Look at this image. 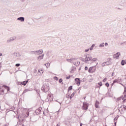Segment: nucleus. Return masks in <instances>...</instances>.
Returning <instances> with one entry per match:
<instances>
[{
    "label": "nucleus",
    "mask_w": 126,
    "mask_h": 126,
    "mask_svg": "<svg viewBox=\"0 0 126 126\" xmlns=\"http://www.w3.org/2000/svg\"><path fill=\"white\" fill-rule=\"evenodd\" d=\"M49 90H50V85L48 83H45L41 87V91L44 93H47Z\"/></svg>",
    "instance_id": "1"
},
{
    "label": "nucleus",
    "mask_w": 126,
    "mask_h": 126,
    "mask_svg": "<svg viewBox=\"0 0 126 126\" xmlns=\"http://www.w3.org/2000/svg\"><path fill=\"white\" fill-rule=\"evenodd\" d=\"M85 59H82V61L85 62L86 63H88V62L91 61L92 60V56L90 54H85Z\"/></svg>",
    "instance_id": "2"
},
{
    "label": "nucleus",
    "mask_w": 126,
    "mask_h": 126,
    "mask_svg": "<svg viewBox=\"0 0 126 126\" xmlns=\"http://www.w3.org/2000/svg\"><path fill=\"white\" fill-rule=\"evenodd\" d=\"M88 107H89V103H88L86 102H84L82 107V109L87 111V110H88Z\"/></svg>",
    "instance_id": "3"
},
{
    "label": "nucleus",
    "mask_w": 126,
    "mask_h": 126,
    "mask_svg": "<svg viewBox=\"0 0 126 126\" xmlns=\"http://www.w3.org/2000/svg\"><path fill=\"white\" fill-rule=\"evenodd\" d=\"M96 71V66H92L89 68L88 70V72L89 73H92L93 72H95Z\"/></svg>",
    "instance_id": "4"
},
{
    "label": "nucleus",
    "mask_w": 126,
    "mask_h": 126,
    "mask_svg": "<svg viewBox=\"0 0 126 126\" xmlns=\"http://www.w3.org/2000/svg\"><path fill=\"white\" fill-rule=\"evenodd\" d=\"M16 36L11 37L7 40L6 42L8 44H9V43H11V42H13V41H14V40H16Z\"/></svg>",
    "instance_id": "5"
},
{
    "label": "nucleus",
    "mask_w": 126,
    "mask_h": 126,
    "mask_svg": "<svg viewBox=\"0 0 126 126\" xmlns=\"http://www.w3.org/2000/svg\"><path fill=\"white\" fill-rule=\"evenodd\" d=\"M41 112H42V108L40 107L38 109H36L34 113V115H38L41 114Z\"/></svg>",
    "instance_id": "6"
},
{
    "label": "nucleus",
    "mask_w": 126,
    "mask_h": 126,
    "mask_svg": "<svg viewBox=\"0 0 126 126\" xmlns=\"http://www.w3.org/2000/svg\"><path fill=\"white\" fill-rule=\"evenodd\" d=\"M34 55H41L42 54H43V49H40L39 50H37V51H34L33 52Z\"/></svg>",
    "instance_id": "7"
},
{
    "label": "nucleus",
    "mask_w": 126,
    "mask_h": 126,
    "mask_svg": "<svg viewBox=\"0 0 126 126\" xmlns=\"http://www.w3.org/2000/svg\"><path fill=\"white\" fill-rule=\"evenodd\" d=\"M54 98V96H52V94H49L47 96V99L48 101H50V102H52L53 101V98Z\"/></svg>",
    "instance_id": "8"
},
{
    "label": "nucleus",
    "mask_w": 126,
    "mask_h": 126,
    "mask_svg": "<svg viewBox=\"0 0 126 126\" xmlns=\"http://www.w3.org/2000/svg\"><path fill=\"white\" fill-rule=\"evenodd\" d=\"M121 55V53L117 52L116 54L113 55V59H118Z\"/></svg>",
    "instance_id": "9"
},
{
    "label": "nucleus",
    "mask_w": 126,
    "mask_h": 126,
    "mask_svg": "<svg viewBox=\"0 0 126 126\" xmlns=\"http://www.w3.org/2000/svg\"><path fill=\"white\" fill-rule=\"evenodd\" d=\"M75 81L76 82V83L78 86L80 85V79L78 78H76L75 79Z\"/></svg>",
    "instance_id": "10"
},
{
    "label": "nucleus",
    "mask_w": 126,
    "mask_h": 126,
    "mask_svg": "<svg viewBox=\"0 0 126 126\" xmlns=\"http://www.w3.org/2000/svg\"><path fill=\"white\" fill-rule=\"evenodd\" d=\"M17 20H19L21 21V22H24V20H25V18L23 17H20L17 18Z\"/></svg>",
    "instance_id": "11"
},
{
    "label": "nucleus",
    "mask_w": 126,
    "mask_h": 126,
    "mask_svg": "<svg viewBox=\"0 0 126 126\" xmlns=\"http://www.w3.org/2000/svg\"><path fill=\"white\" fill-rule=\"evenodd\" d=\"M44 54H43L41 56H39V57H38L37 58V60H38V61H41V60H43L44 59Z\"/></svg>",
    "instance_id": "12"
},
{
    "label": "nucleus",
    "mask_w": 126,
    "mask_h": 126,
    "mask_svg": "<svg viewBox=\"0 0 126 126\" xmlns=\"http://www.w3.org/2000/svg\"><path fill=\"white\" fill-rule=\"evenodd\" d=\"M99 104H100V102H99V101L96 100L95 101V108H99Z\"/></svg>",
    "instance_id": "13"
},
{
    "label": "nucleus",
    "mask_w": 126,
    "mask_h": 126,
    "mask_svg": "<svg viewBox=\"0 0 126 126\" xmlns=\"http://www.w3.org/2000/svg\"><path fill=\"white\" fill-rule=\"evenodd\" d=\"M75 58H71L70 59H67V62H69L70 63H72V61H75Z\"/></svg>",
    "instance_id": "14"
},
{
    "label": "nucleus",
    "mask_w": 126,
    "mask_h": 126,
    "mask_svg": "<svg viewBox=\"0 0 126 126\" xmlns=\"http://www.w3.org/2000/svg\"><path fill=\"white\" fill-rule=\"evenodd\" d=\"M3 87H4V88H5V89H6L7 92H8L10 90V88L9 87L7 86L3 85Z\"/></svg>",
    "instance_id": "15"
},
{
    "label": "nucleus",
    "mask_w": 126,
    "mask_h": 126,
    "mask_svg": "<svg viewBox=\"0 0 126 126\" xmlns=\"http://www.w3.org/2000/svg\"><path fill=\"white\" fill-rule=\"evenodd\" d=\"M74 64L76 66H78V65H79V64H80V62H79V61H77L76 62L74 63Z\"/></svg>",
    "instance_id": "16"
},
{
    "label": "nucleus",
    "mask_w": 126,
    "mask_h": 126,
    "mask_svg": "<svg viewBox=\"0 0 126 126\" xmlns=\"http://www.w3.org/2000/svg\"><path fill=\"white\" fill-rule=\"evenodd\" d=\"M14 56L15 57H19V56H20V55L17 52H15V53H14Z\"/></svg>",
    "instance_id": "17"
},
{
    "label": "nucleus",
    "mask_w": 126,
    "mask_h": 126,
    "mask_svg": "<svg viewBox=\"0 0 126 126\" xmlns=\"http://www.w3.org/2000/svg\"><path fill=\"white\" fill-rule=\"evenodd\" d=\"M125 63L126 64V60H122L121 61V64H122V65H124L125 64Z\"/></svg>",
    "instance_id": "18"
},
{
    "label": "nucleus",
    "mask_w": 126,
    "mask_h": 126,
    "mask_svg": "<svg viewBox=\"0 0 126 126\" xmlns=\"http://www.w3.org/2000/svg\"><path fill=\"white\" fill-rule=\"evenodd\" d=\"M28 91H30V90L28 89H27L24 91L22 94H24L25 93H26V92H28Z\"/></svg>",
    "instance_id": "19"
},
{
    "label": "nucleus",
    "mask_w": 126,
    "mask_h": 126,
    "mask_svg": "<svg viewBox=\"0 0 126 126\" xmlns=\"http://www.w3.org/2000/svg\"><path fill=\"white\" fill-rule=\"evenodd\" d=\"M122 99H123V96L117 98L116 99V102H118V101H120V100H122Z\"/></svg>",
    "instance_id": "20"
},
{
    "label": "nucleus",
    "mask_w": 126,
    "mask_h": 126,
    "mask_svg": "<svg viewBox=\"0 0 126 126\" xmlns=\"http://www.w3.org/2000/svg\"><path fill=\"white\" fill-rule=\"evenodd\" d=\"M95 46V44H93L92 46L90 48V51H92L93 50V48H94V46Z\"/></svg>",
    "instance_id": "21"
},
{
    "label": "nucleus",
    "mask_w": 126,
    "mask_h": 126,
    "mask_svg": "<svg viewBox=\"0 0 126 126\" xmlns=\"http://www.w3.org/2000/svg\"><path fill=\"white\" fill-rule=\"evenodd\" d=\"M90 61L91 62H96V61H97V58L92 59H92Z\"/></svg>",
    "instance_id": "22"
},
{
    "label": "nucleus",
    "mask_w": 126,
    "mask_h": 126,
    "mask_svg": "<svg viewBox=\"0 0 126 126\" xmlns=\"http://www.w3.org/2000/svg\"><path fill=\"white\" fill-rule=\"evenodd\" d=\"M103 47H104V42H103L99 45V48H103Z\"/></svg>",
    "instance_id": "23"
},
{
    "label": "nucleus",
    "mask_w": 126,
    "mask_h": 126,
    "mask_svg": "<svg viewBox=\"0 0 126 126\" xmlns=\"http://www.w3.org/2000/svg\"><path fill=\"white\" fill-rule=\"evenodd\" d=\"M44 65H45V66L48 68L49 67V66H50V63H45L44 64Z\"/></svg>",
    "instance_id": "24"
},
{
    "label": "nucleus",
    "mask_w": 126,
    "mask_h": 126,
    "mask_svg": "<svg viewBox=\"0 0 126 126\" xmlns=\"http://www.w3.org/2000/svg\"><path fill=\"white\" fill-rule=\"evenodd\" d=\"M74 95H75V93H73L70 96V99H72V97H73V96H74Z\"/></svg>",
    "instance_id": "25"
},
{
    "label": "nucleus",
    "mask_w": 126,
    "mask_h": 126,
    "mask_svg": "<svg viewBox=\"0 0 126 126\" xmlns=\"http://www.w3.org/2000/svg\"><path fill=\"white\" fill-rule=\"evenodd\" d=\"M122 97V100H126V94H125L124 97L123 96H121Z\"/></svg>",
    "instance_id": "26"
},
{
    "label": "nucleus",
    "mask_w": 126,
    "mask_h": 126,
    "mask_svg": "<svg viewBox=\"0 0 126 126\" xmlns=\"http://www.w3.org/2000/svg\"><path fill=\"white\" fill-rule=\"evenodd\" d=\"M104 63H105V65H110V62H104Z\"/></svg>",
    "instance_id": "27"
},
{
    "label": "nucleus",
    "mask_w": 126,
    "mask_h": 126,
    "mask_svg": "<svg viewBox=\"0 0 126 126\" xmlns=\"http://www.w3.org/2000/svg\"><path fill=\"white\" fill-rule=\"evenodd\" d=\"M122 107H123V110H125V111H126V106L123 105Z\"/></svg>",
    "instance_id": "28"
},
{
    "label": "nucleus",
    "mask_w": 126,
    "mask_h": 126,
    "mask_svg": "<svg viewBox=\"0 0 126 126\" xmlns=\"http://www.w3.org/2000/svg\"><path fill=\"white\" fill-rule=\"evenodd\" d=\"M119 119V115L116 116V117L114 118V121H117Z\"/></svg>",
    "instance_id": "29"
},
{
    "label": "nucleus",
    "mask_w": 126,
    "mask_h": 126,
    "mask_svg": "<svg viewBox=\"0 0 126 126\" xmlns=\"http://www.w3.org/2000/svg\"><path fill=\"white\" fill-rule=\"evenodd\" d=\"M119 80L118 79H116L113 81V83H116V82H118Z\"/></svg>",
    "instance_id": "30"
},
{
    "label": "nucleus",
    "mask_w": 126,
    "mask_h": 126,
    "mask_svg": "<svg viewBox=\"0 0 126 126\" xmlns=\"http://www.w3.org/2000/svg\"><path fill=\"white\" fill-rule=\"evenodd\" d=\"M26 117L27 118V117H29V112H26Z\"/></svg>",
    "instance_id": "31"
},
{
    "label": "nucleus",
    "mask_w": 126,
    "mask_h": 126,
    "mask_svg": "<svg viewBox=\"0 0 126 126\" xmlns=\"http://www.w3.org/2000/svg\"><path fill=\"white\" fill-rule=\"evenodd\" d=\"M17 84L18 85H21L22 84V82H18L17 83Z\"/></svg>",
    "instance_id": "32"
},
{
    "label": "nucleus",
    "mask_w": 126,
    "mask_h": 126,
    "mask_svg": "<svg viewBox=\"0 0 126 126\" xmlns=\"http://www.w3.org/2000/svg\"><path fill=\"white\" fill-rule=\"evenodd\" d=\"M68 90H72V86H70L68 87Z\"/></svg>",
    "instance_id": "33"
},
{
    "label": "nucleus",
    "mask_w": 126,
    "mask_h": 126,
    "mask_svg": "<svg viewBox=\"0 0 126 126\" xmlns=\"http://www.w3.org/2000/svg\"><path fill=\"white\" fill-rule=\"evenodd\" d=\"M70 78V75L69 76H66V79H69Z\"/></svg>",
    "instance_id": "34"
},
{
    "label": "nucleus",
    "mask_w": 126,
    "mask_h": 126,
    "mask_svg": "<svg viewBox=\"0 0 126 126\" xmlns=\"http://www.w3.org/2000/svg\"><path fill=\"white\" fill-rule=\"evenodd\" d=\"M54 79H55V80L58 81V80H59V78H58V77H57V76H55V77H54Z\"/></svg>",
    "instance_id": "35"
},
{
    "label": "nucleus",
    "mask_w": 126,
    "mask_h": 126,
    "mask_svg": "<svg viewBox=\"0 0 126 126\" xmlns=\"http://www.w3.org/2000/svg\"><path fill=\"white\" fill-rule=\"evenodd\" d=\"M90 49H87L85 50V53H87V52H89Z\"/></svg>",
    "instance_id": "36"
},
{
    "label": "nucleus",
    "mask_w": 126,
    "mask_h": 126,
    "mask_svg": "<svg viewBox=\"0 0 126 126\" xmlns=\"http://www.w3.org/2000/svg\"><path fill=\"white\" fill-rule=\"evenodd\" d=\"M63 82V79H59V83H62Z\"/></svg>",
    "instance_id": "37"
},
{
    "label": "nucleus",
    "mask_w": 126,
    "mask_h": 126,
    "mask_svg": "<svg viewBox=\"0 0 126 126\" xmlns=\"http://www.w3.org/2000/svg\"><path fill=\"white\" fill-rule=\"evenodd\" d=\"M107 81V78H105L103 80V82H106Z\"/></svg>",
    "instance_id": "38"
},
{
    "label": "nucleus",
    "mask_w": 126,
    "mask_h": 126,
    "mask_svg": "<svg viewBox=\"0 0 126 126\" xmlns=\"http://www.w3.org/2000/svg\"><path fill=\"white\" fill-rule=\"evenodd\" d=\"M98 85H99V86H102V82H100L98 83Z\"/></svg>",
    "instance_id": "39"
},
{
    "label": "nucleus",
    "mask_w": 126,
    "mask_h": 126,
    "mask_svg": "<svg viewBox=\"0 0 126 126\" xmlns=\"http://www.w3.org/2000/svg\"><path fill=\"white\" fill-rule=\"evenodd\" d=\"M66 98H70V96H69V94H66Z\"/></svg>",
    "instance_id": "40"
},
{
    "label": "nucleus",
    "mask_w": 126,
    "mask_h": 126,
    "mask_svg": "<svg viewBox=\"0 0 126 126\" xmlns=\"http://www.w3.org/2000/svg\"><path fill=\"white\" fill-rule=\"evenodd\" d=\"M15 65H16V66L18 67V66H20V63H17V64H16Z\"/></svg>",
    "instance_id": "41"
},
{
    "label": "nucleus",
    "mask_w": 126,
    "mask_h": 126,
    "mask_svg": "<svg viewBox=\"0 0 126 126\" xmlns=\"http://www.w3.org/2000/svg\"><path fill=\"white\" fill-rule=\"evenodd\" d=\"M74 69H72L70 71V72H71V73H72L74 72Z\"/></svg>",
    "instance_id": "42"
},
{
    "label": "nucleus",
    "mask_w": 126,
    "mask_h": 126,
    "mask_svg": "<svg viewBox=\"0 0 126 126\" xmlns=\"http://www.w3.org/2000/svg\"><path fill=\"white\" fill-rule=\"evenodd\" d=\"M28 80H27L26 81H25V84H24V86H25V85H26V84H27V83H28Z\"/></svg>",
    "instance_id": "43"
},
{
    "label": "nucleus",
    "mask_w": 126,
    "mask_h": 126,
    "mask_svg": "<svg viewBox=\"0 0 126 126\" xmlns=\"http://www.w3.org/2000/svg\"><path fill=\"white\" fill-rule=\"evenodd\" d=\"M88 70V67L85 66V70Z\"/></svg>",
    "instance_id": "44"
},
{
    "label": "nucleus",
    "mask_w": 126,
    "mask_h": 126,
    "mask_svg": "<svg viewBox=\"0 0 126 126\" xmlns=\"http://www.w3.org/2000/svg\"><path fill=\"white\" fill-rule=\"evenodd\" d=\"M105 86H106L107 87H109V83H106V84H105Z\"/></svg>",
    "instance_id": "45"
},
{
    "label": "nucleus",
    "mask_w": 126,
    "mask_h": 126,
    "mask_svg": "<svg viewBox=\"0 0 126 126\" xmlns=\"http://www.w3.org/2000/svg\"><path fill=\"white\" fill-rule=\"evenodd\" d=\"M102 66H105V65H106V64H105V63H103L101 64Z\"/></svg>",
    "instance_id": "46"
},
{
    "label": "nucleus",
    "mask_w": 126,
    "mask_h": 126,
    "mask_svg": "<svg viewBox=\"0 0 126 126\" xmlns=\"http://www.w3.org/2000/svg\"><path fill=\"white\" fill-rule=\"evenodd\" d=\"M25 81H23V82H22V85H24V84H25Z\"/></svg>",
    "instance_id": "47"
},
{
    "label": "nucleus",
    "mask_w": 126,
    "mask_h": 126,
    "mask_svg": "<svg viewBox=\"0 0 126 126\" xmlns=\"http://www.w3.org/2000/svg\"><path fill=\"white\" fill-rule=\"evenodd\" d=\"M122 4V5H125V4H126V2H123Z\"/></svg>",
    "instance_id": "48"
},
{
    "label": "nucleus",
    "mask_w": 126,
    "mask_h": 126,
    "mask_svg": "<svg viewBox=\"0 0 126 126\" xmlns=\"http://www.w3.org/2000/svg\"><path fill=\"white\" fill-rule=\"evenodd\" d=\"M105 46L106 47H107V46H108V43L106 42V43H105Z\"/></svg>",
    "instance_id": "49"
},
{
    "label": "nucleus",
    "mask_w": 126,
    "mask_h": 126,
    "mask_svg": "<svg viewBox=\"0 0 126 126\" xmlns=\"http://www.w3.org/2000/svg\"><path fill=\"white\" fill-rule=\"evenodd\" d=\"M111 58H109L108 59V62H111Z\"/></svg>",
    "instance_id": "50"
},
{
    "label": "nucleus",
    "mask_w": 126,
    "mask_h": 126,
    "mask_svg": "<svg viewBox=\"0 0 126 126\" xmlns=\"http://www.w3.org/2000/svg\"><path fill=\"white\" fill-rule=\"evenodd\" d=\"M1 67V63H0V69Z\"/></svg>",
    "instance_id": "51"
},
{
    "label": "nucleus",
    "mask_w": 126,
    "mask_h": 126,
    "mask_svg": "<svg viewBox=\"0 0 126 126\" xmlns=\"http://www.w3.org/2000/svg\"><path fill=\"white\" fill-rule=\"evenodd\" d=\"M1 56H2V54L0 53V57H1Z\"/></svg>",
    "instance_id": "52"
},
{
    "label": "nucleus",
    "mask_w": 126,
    "mask_h": 126,
    "mask_svg": "<svg viewBox=\"0 0 126 126\" xmlns=\"http://www.w3.org/2000/svg\"><path fill=\"white\" fill-rule=\"evenodd\" d=\"M112 76H114V72L113 73H112Z\"/></svg>",
    "instance_id": "53"
},
{
    "label": "nucleus",
    "mask_w": 126,
    "mask_h": 126,
    "mask_svg": "<svg viewBox=\"0 0 126 126\" xmlns=\"http://www.w3.org/2000/svg\"><path fill=\"white\" fill-rule=\"evenodd\" d=\"M114 84H115V83H114V82L111 84L112 86H113V85H114Z\"/></svg>",
    "instance_id": "54"
},
{
    "label": "nucleus",
    "mask_w": 126,
    "mask_h": 126,
    "mask_svg": "<svg viewBox=\"0 0 126 126\" xmlns=\"http://www.w3.org/2000/svg\"><path fill=\"white\" fill-rule=\"evenodd\" d=\"M118 9L121 10L122 8H118Z\"/></svg>",
    "instance_id": "55"
},
{
    "label": "nucleus",
    "mask_w": 126,
    "mask_h": 126,
    "mask_svg": "<svg viewBox=\"0 0 126 126\" xmlns=\"http://www.w3.org/2000/svg\"><path fill=\"white\" fill-rule=\"evenodd\" d=\"M82 125H83L82 123L80 124V126H82Z\"/></svg>",
    "instance_id": "56"
},
{
    "label": "nucleus",
    "mask_w": 126,
    "mask_h": 126,
    "mask_svg": "<svg viewBox=\"0 0 126 126\" xmlns=\"http://www.w3.org/2000/svg\"><path fill=\"white\" fill-rule=\"evenodd\" d=\"M32 54H34V51H32Z\"/></svg>",
    "instance_id": "57"
},
{
    "label": "nucleus",
    "mask_w": 126,
    "mask_h": 126,
    "mask_svg": "<svg viewBox=\"0 0 126 126\" xmlns=\"http://www.w3.org/2000/svg\"><path fill=\"white\" fill-rule=\"evenodd\" d=\"M86 98V96L84 97V100H85Z\"/></svg>",
    "instance_id": "58"
},
{
    "label": "nucleus",
    "mask_w": 126,
    "mask_h": 126,
    "mask_svg": "<svg viewBox=\"0 0 126 126\" xmlns=\"http://www.w3.org/2000/svg\"><path fill=\"white\" fill-rule=\"evenodd\" d=\"M56 126H60V125H59V124H57Z\"/></svg>",
    "instance_id": "59"
},
{
    "label": "nucleus",
    "mask_w": 126,
    "mask_h": 126,
    "mask_svg": "<svg viewBox=\"0 0 126 126\" xmlns=\"http://www.w3.org/2000/svg\"><path fill=\"white\" fill-rule=\"evenodd\" d=\"M22 1H24V0H22Z\"/></svg>",
    "instance_id": "60"
},
{
    "label": "nucleus",
    "mask_w": 126,
    "mask_h": 126,
    "mask_svg": "<svg viewBox=\"0 0 126 126\" xmlns=\"http://www.w3.org/2000/svg\"><path fill=\"white\" fill-rule=\"evenodd\" d=\"M125 20H126V18H125Z\"/></svg>",
    "instance_id": "61"
},
{
    "label": "nucleus",
    "mask_w": 126,
    "mask_h": 126,
    "mask_svg": "<svg viewBox=\"0 0 126 126\" xmlns=\"http://www.w3.org/2000/svg\"><path fill=\"white\" fill-rule=\"evenodd\" d=\"M125 61H126V60H125Z\"/></svg>",
    "instance_id": "62"
}]
</instances>
